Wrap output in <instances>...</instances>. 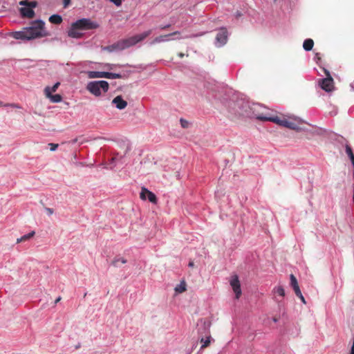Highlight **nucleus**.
Segmentation results:
<instances>
[{"instance_id": "nucleus-21", "label": "nucleus", "mask_w": 354, "mask_h": 354, "mask_svg": "<svg viewBox=\"0 0 354 354\" xmlns=\"http://www.w3.org/2000/svg\"><path fill=\"white\" fill-rule=\"evenodd\" d=\"M314 46V41L311 39H306L304 40L303 44V48L306 51H310L313 49Z\"/></svg>"}, {"instance_id": "nucleus-44", "label": "nucleus", "mask_w": 354, "mask_h": 354, "mask_svg": "<svg viewBox=\"0 0 354 354\" xmlns=\"http://www.w3.org/2000/svg\"><path fill=\"white\" fill-rule=\"evenodd\" d=\"M178 56H179L180 58H183V57H184V54H183V53H180L178 54Z\"/></svg>"}, {"instance_id": "nucleus-37", "label": "nucleus", "mask_w": 354, "mask_h": 354, "mask_svg": "<svg viewBox=\"0 0 354 354\" xmlns=\"http://www.w3.org/2000/svg\"><path fill=\"white\" fill-rule=\"evenodd\" d=\"M46 212H47V214H48V215H51V214H53V209H51V208H49V207H46Z\"/></svg>"}, {"instance_id": "nucleus-33", "label": "nucleus", "mask_w": 354, "mask_h": 354, "mask_svg": "<svg viewBox=\"0 0 354 354\" xmlns=\"http://www.w3.org/2000/svg\"><path fill=\"white\" fill-rule=\"evenodd\" d=\"M37 6V3L35 1H28V7L33 10Z\"/></svg>"}, {"instance_id": "nucleus-18", "label": "nucleus", "mask_w": 354, "mask_h": 354, "mask_svg": "<svg viewBox=\"0 0 354 354\" xmlns=\"http://www.w3.org/2000/svg\"><path fill=\"white\" fill-rule=\"evenodd\" d=\"M124 158V156L120 155L118 153H115L114 156L111 159V164L112 165L111 166V168L115 167L117 165V164L121 163L123 164L124 162L122 161V159Z\"/></svg>"}, {"instance_id": "nucleus-19", "label": "nucleus", "mask_w": 354, "mask_h": 354, "mask_svg": "<svg viewBox=\"0 0 354 354\" xmlns=\"http://www.w3.org/2000/svg\"><path fill=\"white\" fill-rule=\"evenodd\" d=\"M127 262V259L120 257H115L111 262V265L114 267H120V263L124 264Z\"/></svg>"}, {"instance_id": "nucleus-15", "label": "nucleus", "mask_w": 354, "mask_h": 354, "mask_svg": "<svg viewBox=\"0 0 354 354\" xmlns=\"http://www.w3.org/2000/svg\"><path fill=\"white\" fill-rule=\"evenodd\" d=\"M19 12L22 17L28 19L32 18L35 15V11L29 7L21 8Z\"/></svg>"}, {"instance_id": "nucleus-4", "label": "nucleus", "mask_w": 354, "mask_h": 354, "mask_svg": "<svg viewBox=\"0 0 354 354\" xmlns=\"http://www.w3.org/2000/svg\"><path fill=\"white\" fill-rule=\"evenodd\" d=\"M211 326V323L207 319H201L198 324V333L199 335L206 334L207 336L205 339L204 337H201L200 341L202 343L201 346V350L206 348L210 344L212 337L209 335V328Z\"/></svg>"}, {"instance_id": "nucleus-30", "label": "nucleus", "mask_w": 354, "mask_h": 354, "mask_svg": "<svg viewBox=\"0 0 354 354\" xmlns=\"http://www.w3.org/2000/svg\"><path fill=\"white\" fill-rule=\"evenodd\" d=\"M293 290L295 291V295L297 297H301L302 293H301V292L300 290V288H299V286H296L295 288H294Z\"/></svg>"}, {"instance_id": "nucleus-39", "label": "nucleus", "mask_w": 354, "mask_h": 354, "mask_svg": "<svg viewBox=\"0 0 354 354\" xmlns=\"http://www.w3.org/2000/svg\"><path fill=\"white\" fill-rule=\"evenodd\" d=\"M113 66V64H105V66L109 69H111Z\"/></svg>"}, {"instance_id": "nucleus-22", "label": "nucleus", "mask_w": 354, "mask_h": 354, "mask_svg": "<svg viewBox=\"0 0 354 354\" xmlns=\"http://www.w3.org/2000/svg\"><path fill=\"white\" fill-rule=\"evenodd\" d=\"M49 21L53 24H60L62 22V17L59 15L55 14L49 17Z\"/></svg>"}, {"instance_id": "nucleus-24", "label": "nucleus", "mask_w": 354, "mask_h": 354, "mask_svg": "<svg viewBox=\"0 0 354 354\" xmlns=\"http://www.w3.org/2000/svg\"><path fill=\"white\" fill-rule=\"evenodd\" d=\"M122 75L120 73L106 72V79H119L122 78Z\"/></svg>"}, {"instance_id": "nucleus-52", "label": "nucleus", "mask_w": 354, "mask_h": 354, "mask_svg": "<svg viewBox=\"0 0 354 354\" xmlns=\"http://www.w3.org/2000/svg\"><path fill=\"white\" fill-rule=\"evenodd\" d=\"M274 1H276L277 0H274Z\"/></svg>"}, {"instance_id": "nucleus-28", "label": "nucleus", "mask_w": 354, "mask_h": 354, "mask_svg": "<svg viewBox=\"0 0 354 354\" xmlns=\"http://www.w3.org/2000/svg\"><path fill=\"white\" fill-rule=\"evenodd\" d=\"M59 84H60V83L59 82H57L53 86H51V87L46 86L45 88H49L50 91V94H52V93L55 92L57 91Z\"/></svg>"}, {"instance_id": "nucleus-46", "label": "nucleus", "mask_w": 354, "mask_h": 354, "mask_svg": "<svg viewBox=\"0 0 354 354\" xmlns=\"http://www.w3.org/2000/svg\"><path fill=\"white\" fill-rule=\"evenodd\" d=\"M169 26V25L165 26L164 27H162L161 29H165V28H167Z\"/></svg>"}, {"instance_id": "nucleus-38", "label": "nucleus", "mask_w": 354, "mask_h": 354, "mask_svg": "<svg viewBox=\"0 0 354 354\" xmlns=\"http://www.w3.org/2000/svg\"><path fill=\"white\" fill-rule=\"evenodd\" d=\"M6 106H10L17 108V109L21 108L18 104H7Z\"/></svg>"}, {"instance_id": "nucleus-29", "label": "nucleus", "mask_w": 354, "mask_h": 354, "mask_svg": "<svg viewBox=\"0 0 354 354\" xmlns=\"http://www.w3.org/2000/svg\"><path fill=\"white\" fill-rule=\"evenodd\" d=\"M345 151H346V153L348 155V158H350L354 155L352 148L348 145H346Z\"/></svg>"}, {"instance_id": "nucleus-2", "label": "nucleus", "mask_w": 354, "mask_h": 354, "mask_svg": "<svg viewBox=\"0 0 354 354\" xmlns=\"http://www.w3.org/2000/svg\"><path fill=\"white\" fill-rule=\"evenodd\" d=\"M11 37L15 39L29 41L48 35L45 30V23L41 19H37L30 22V25L24 27L21 30L11 33Z\"/></svg>"}, {"instance_id": "nucleus-51", "label": "nucleus", "mask_w": 354, "mask_h": 354, "mask_svg": "<svg viewBox=\"0 0 354 354\" xmlns=\"http://www.w3.org/2000/svg\"><path fill=\"white\" fill-rule=\"evenodd\" d=\"M1 104H2V102L0 101V105H1Z\"/></svg>"}, {"instance_id": "nucleus-53", "label": "nucleus", "mask_w": 354, "mask_h": 354, "mask_svg": "<svg viewBox=\"0 0 354 354\" xmlns=\"http://www.w3.org/2000/svg\"><path fill=\"white\" fill-rule=\"evenodd\" d=\"M350 354H351V353H350Z\"/></svg>"}, {"instance_id": "nucleus-49", "label": "nucleus", "mask_w": 354, "mask_h": 354, "mask_svg": "<svg viewBox=\"0 0 354 354\" xmlns=\"http://www.w3.org/2000/svg\"><path fill=\"white\" fill-rule=\"evenodd\" d=\"M315 59H320V57H315Z\"/></svg>"}, {"instance_id": "nucleus-50", "label": "nucleus", "mask_w": 354, "mask_h": 354, "mask_svg": "<svg viewBox=\"0 0 354 354\" xmlns=\"http://www.w3.org/2000/svg\"><path fill=\"white\" fill-rule=\"evenodd\" d=\"M315 59H320V57H315Z\"/></svg>"}, {"instance_id": "nucleus-36", "label": "nucleus", "mask_w": 354, "mask_h": 354, "mask_svg": "<svg viewBox=\"0 0 354 354\" xmlns=\"http://www.w3.org/2000/svg\"><path fill=\"white\" fill-rule=\"evenodd\" d=\"M19 5L24 6L26 7H28V1H21L19 2Z\"/></svg>"}, {"instance_id": "nucleus-41", "label": "nucleus", "mask_w": 354, "mask_h": 354, "mask_svg": "<svg viewBox=\"0 0 354 354\" xmlns=\"http://www.w3.org/2000/svg\"><path fill=\"white\" fill-rule=\"evenodd\" d=\"M194 263L193 261H189V263H188V266L190 267V268H192L194 267Z\"/></svg>"}, {"instance_id": "nucleus-14", "label": "nucleus", "mask_w": 354, "mask_h": 354, "mask_svg": "<svg viewBox=\"0 0 354 354\" xmlns=\"http://www.w3.org/2000/svg\"><path fill=\"white\" fill-rule=\"evenodd\" d=\"M112 104L119 110L124 109L127 106V102L123 100L121 95H118L112 100Z\"/></svg>"}, {"instance_id": "nucleus-27", "label": "nucleus", "mask_w": 354, "mask_h": 354, "mask_svg": "<svg viewBox=\"0 0 354 354\" xmlns=\"http://www.w3.org/2000/svg\"><path fill=\"white\" fill-rule=\"evenodd\" d=\"M290 285L292 287V288L299 286L298 283H297V280L293 274H290Z\"/></svg>"}, {"instance_id": "nucleus-13", "label": "nucleus", "mask_w": 354, "mask_h": 354, "mask_svg": "<svg viewBox=\"0 0 354 354\" xmlns=\"http://www.w3.org/2000/svg\"><path fill=\"white\" fill-rule=\"evenodd\" d=\"M179 33L180 32L178 31H176V32H174L168 34V35H160L159 37H156L153 40H152L149 43V44L150 45H154L155 44H157V43H160V42H165V41H169L171 39L170 37H171L172 35H175L179 34Z\"/></svg>"}, {"instance_id": "nucleus-23", "label": "nucleus", "mask_w": 354, "mask_h": 354, "mask_svg": "<svg viewBox=\"0 0 354 354\" xmlns=\"http://www.w3.org/2000/svg\"><path fill=\"white\" fill-rule=\"evenodd\" d=\"M35 234V232L32 231L26 234H24V236H21L20 238L17 239V242L20 243L24 241H26L28 239H30L32 238Z\"/></svg>"}, {"instance_id": "nucleus-20", "label": "nucleus", "mask_w": 354, "mask_h": 354, "mask_svg": "<svg viewBox=\"0 0 354 354\" xmlns=\"http://www.w3.org/2000/svg\"><path fill=\"white\" fill-rule=\"evenodd\" d=\"M281 126L293 130L298 129V127L295 123L290 122L286 119H283Z\"/></svg>"}, {"instance_id": "nucleus-47", "label": "nucleus", "mask_w": 354, "mask_h": 354, "mask_svg": "<svg viewBox=\"0 0 354 354\" xmlns=\"http://www.w3.org/2000/svg\"><path fill=\"white\" fill-rule=\"evenodd\" d=\"M273 321H274V322H277V319L276 318H274V319H273Z\"/></svg>"}, {"instance_id": "nucleus-7", "label": "nucleus", "mask_w": 354, "mask_h": 354, "mask_svg": "<svg viewBox=\"0 0 354 354\" xmlns=\"http://www.w3.org/2000/svg\"><path fill=\"white\" fill-rule=\"evenodd\" d=\"M228 32L224 27L221 28L216 35L214 44L216 47L223 46L227 41Z\"/></svg>"}, {"instance_id": "nucleus-3", "label": "nucleus", "mask_w": 354, "mask_h": 354, "mask_svg": "<svg viewBox=\"0 0 354 354\" xmlns=\"http://www.w3.org/2000/svg\"><path fill=\"white\" fill-rule=\"evenodd\" d=\"M98 27L99 24L97 22L92 21L89 18H82L72 23L68 31V35L71 38L80 39L84 35L81 30H94Z\"/></svg>"}, {"instance_id": "nucleus-1", "label": "nucleus", "mask_w": 354, "mask_h": 354, "mask_svg": "<svg viewBox=\"0 0 354 354\" xmlns=\"http://www.w3.org/2000/svg\"><path fill=\"white\" fill-rule=\"evenodd\" d=\"M227 106L232 114L255 118V115H258L255 111L259 104H251L243 94L234 93L227 102Z\"/></svg>"}, {"instance_id": "nucleus-17", "label": "nucleus", "mask_w": 354, "mask_h": 354, "mask_svg": "<svg viewBox=\"0 0 354 354\" xmlns=\"http://www.w3.org/2000/svg\"><path fill=\"white\" fill-rule=\"evenodd\" d=\"M87 75L91 79L106 78V71H88Z\"/></svg>"}, {"instance_id": "nucleus-26", "label": "nucleus", "mask_w": 354, "mask_h": 354, "mask_svg": "<svg viewBox=\"0 0 354 354\" xmlns=\"http://www.w3.org/2000/svg\"><path fill=\"white\" fill-rule=\"evenodd\" d=\"M186 290L185 284L184 283H181L177 285L175 288V290L177 292H183Z\"/></svg>"}, {"instance_id": "nucleus-34", "label": "nucleus", "mask_w": 354, "mask_h": 354, "mask_svg": "<svg viewBox=\"0 0 354 354\" xmlns=\"http://www.w3.org/2000/svg\"><path fill=\"white\" fill-rule=\"evenodd\" d=\"M180 124H181V126L183 127V128H187L188 127V122L183 118L180 119Z\"/></svg>"}, {"instance_id": "nucleus-32", "label": "nucleus", "mask_w": 354, "mask_h": 354, "mask_svg": "<svg viewBox=\"0 0 354 354\" xmlns=\"http://www.w3.org/2000/svg\"><path fill=\"white\" fill-rule=\"evenodd\" d=\"M49 146L51 151H55L58 147V145L55 143H50Z\"/></svg>"}, {"instance_id": "nucleus-42", "label": "nucleus", "mask_w": 354, "mask_h": 354, "mask_svg": "<svg viewBox=\"0 0 354 354\" xmlns=\"http://www.w3.org/2000/svg\"><path fill=\"white\" fill-rule=\"evenodd\" d=\"M299 297L300 298L301 301L303 303L306 304V301H305V299H304V297L303 295H301V297Z\"/></svg>"}, {"instance_id": "nucleus-5", "label": "nucleus", "mask_w": 354, "mask_h": 354, "mask_svg": "<svg viewBox=\"0 0 354 354\" xmlns=\"http://www.w3.org/2000/svg\"><path fill=\"white\" fill-rule=\"evenodd\" d=\"M109 83L105 80L92 81L88 83L86 89L95 96H100L102 93L109 90Z\"/></svg>"}, {"instance_id": "nucleus-16", "label": "nucleus", "mask_w": 354, "mask_h": 354, "mask_svg": "<svg viewBox=\"0 0 354 354\" xmlns=\"http://www.w3.org/2000/svg\"><path fill=\"white\" fill-rule=\"evenodd\" d=\"M44 92H45L46 96L48 98H49L52 102H54V103L60 102L62 100V97L59 94H55V95L50 94V91L49 88H45Z\"/></svg>"}, {"instance_id": "nucleus-45", "label": "nucleus", "mask_w": 354, "mask_h": 354, "mask_svg": "<svg viewBox=\"0 0 354 354\" xmlns=\"http://www.w3.org/2000/svg\"><path fill=\"white\" fill-rule=\"evenodd\" d=\"M60 299H61V297H58V298H57V299H55V304H57V303Z\"/></svg>"}, {"instance_id": "nucleus-11", "label": "nucleus", "mask_w": 354, "mask_h": 354, "mask_svg": "<svg viewBox=\"0 0 354 354\" xmlns=\"http://www.w3.org/2000/svg\"><path fill=\"white\" fill-rule=\"evenodd\" d=\"M230 285L236 295V298L239 299L241 294V290L239 280L237 276L235 275L232 277L230 280Z\"/></svg>"}, {"instance_id": "nucleus-6", "label": "nucleus", "mask_w": 354, "mask_h": 354, "mask_svg": "<svg viewBox=\"0 0 354 354\" xmlns=\"http://www.w3.org/2000/svg\"><path fill=\"white\" fill-rule=\"evenodd\" d=\"M152 32L151 30H148L145 31L140 34L135 35L131 37H129L126 39H123L122 42L124 46V49L129 48L131 46H135L136 44L141 42L145 39H146L148 36H149Z\"/></svg>"}, {"instance_id": "nucleus-48", "label": "nucleus", "mask_w": 354, "mask_h": 354, "mask_svg": "<svg viewBox=\"0 0 354 354\" xmlns=\"http://www.w3.org/2000/svg\"><path fill=\"white\" fill-rule=\"evenodd\" d=\"M353 200L354 201V186H353Z\"/></svg>"}, {"instance_id": "nucleus-43", "label": "nucleus", "mask_w": 354, "mask_h": 354, "mask_svg": "<svg viewBox=\"0 0 354 354\" xmlns=\"http://www.w3.org/2000/svg\"><path fill=\"white\" fill-rule=\"evenodd\" d=\"M205 34V32H201V33H199V34H197V35H193V37H198V36H202Z\"/></svg>"}, {"instance_id": "nucleus-31", "label": "nucleus", "mask_w": 354, "mask_h": 354, "mask_svg": "<svg viewBox=\"0 0 354 354\" xmlns=\"http://www.w3.org/2000/svg\"><path fill=\"white\" fill-rule=\"evenodd\" d=\"M293 290L295 291V295L297 297H301L302 293H301V292L300 290V288H299V286H296L295 288H294Z\"/></svg>"}, {"instance_id": "nucleus-10", "label": "nucleus", "mask_w": 354, "mask_h": 354, "mask_svg": "<svg viewBox=\"0 0 354 354\" xmlns=\"http://www.w3.org/2000/svg\"><path fill=\"white\" fill-rule=\"evenodd\" d=\"M123 50H124V46L122 39L111 45L102 47V50L109 53L118 52Z\"/></svg>"}, {"instance_id": "nucleus-25", "label": "nucleus", "mask_w": 354, "mask_h": 354, "mask_svg": "<svg viewBox=\"0 0 354 354\" xmlns=\"http://www.w3.org/2000/svg\"><path fill=\"white\" fill-rule=\"evenodd\" d=\"M274 294H277L281 297H283L285 295V290L282 286L275 287L273 290Z\"/></svg>"}, {"instance_id": "nucleus-40", "label": "nucleus", "mask_w": 354, "mask_h": 354, "mask_svg": "<svg viewBox=\"0 0 354 354\" xmlns=\"http://www.w3.org/2000/svg\"><path fill=\"white\" fill-rule=\"evenodd\" d=\"M349 158H350V160L351 161L353 167H354V155L352 156L351 157H350Z\"/></svg>"}, {"instance_id": "nucleus-35", "label": "nucleus", "mask_w": 354, "mask_h": 354, "mask_svg": "<svg viewBox=\"0 0 354 354\" xmlns=\"http://www.w3.org/2000/svg\"><path fill=\"white\" fill-rule=\"evenodd\" d=\"M71 0H63L64 8H67L71 4Z\"/></svg>"}, {"instance_id": "nucleus-9", "label": "nucleus", "mask_w": 354, "mask_h": 354, "mask_svg": "<svg viewBox=\"0 0 354 354\" xmlns=\"http://www.w3.org/2000/svg\"><path fill=\"white\" fill-rule=\"evenodd\" d=\"M327 77L322 80L321 88L326 92H330L333 88V79L330 76L329 72L326 71Z\"/></svg>"}, {"instance_id": "nucleus-12", "label": "nucleus", "mask_w": 354, "mask_h": 354, "mask_svg": "<svg viewBox=\"0 0 354 354\" xmlns=\"http://www.w3.org/2000/svg\"><path fill=\"white\" fill-rule=\"evenodd\" d=\"M255 118L261 121H270L281 126L283 119H280L277 116L274 117H267L263 114L255 115Z\"/></svg>"}, {"instance_id": "nucleus-8", "label": "nucleus", "mask_w": 354, "mask_h": 354, "mask_svg": "<svg viewBox=\"0 0 354 354\" xmlns=\"http://www.w3.org/2000/svg\"><path fill=\"white\" fill-rule=\"evenodd\" d=\"M140 198L146 201L148 200L149 202L156 204L157 203V198L156 196L151 191H149L147 188L143 187L141 189V192L140 193Z\"/></svg>"}]
</instances>
